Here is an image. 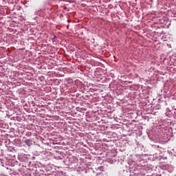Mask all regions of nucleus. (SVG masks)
I'll return each mask as SVG.
<instances>
[{"label": "nucleus", "instance_id": "obj_6", "mask_svg": "<svg viewBox=\"0 0 176 176\" xmlns=\"http://www.w3.org/2000/svg\"><path fill=\"white\" fill-rule=\"evenodd\" d=\"M25 144H26L28 146H31V145H32V140L30 139H27L25 140Z\"/></svg>", "mask_w": 176, "mask_h": 176}, {"label": "nucleus", "instance_id": "obj_1", "mask_svg": "<svg viewBox=\"0 0 176 176\" xmlns=\"http://www.w3.org/2000/svg\"><path fill=\"white\" fill-rule=\"evenodd\" d=\"M18 160L22 163H25V165L28 164V166L31 163V161H30V159H28V157L25 154L19 155L18 156Z\"/></svg>", "mask_w": 176, "mask_h": 176}, {"label": "nucleus", "instance_id": "obj_3", "mask_svg": "<svg viewBox=\"0 0 176 176\" xmlns=\"http://www.w3.org/2000/svg\"><path fill=\"white\" fill-rule=\"evenodd\" d=\"M162 170H166L168 173H173L174 171V166L172 165H164L162 166Z\"/></svg>", "mask_w": 176, "mask_h": 176}, {"label": "nucleus", "instance_id": "obj_10", "mask_svg": "<svg viewBox=\"0 0 176 176\" xmlns=\"http://www.w3.org/2000/svg\"><path fill=\"white\" fill-rule=\"evenodd\" d=\"M167 47H168L169 49H171V44H167Z\"/></svg>", "mask_w": 176, "mask_h": 176}, {"label": "nucleus", "instance_id": "obj_14", "mask_svg": "<svg viewBox=\"0 0 176 176\" xmlns=\"http://www.w3.org/2000/svg\"><path fill=\"white\" fill-rule=\"evenodd\" d=\"M29 135H28V137H30V135H31V133H28Z\"/></svg>", "mask_w": 176, "mask_h": 176}, {"label": "nucleus", "instance_id": "obj_2", "mask_svg": "<svg viewBox=\"0 0 176 176\" xmlns=\"http://www.w3.org/2000/svg\"><path fill=\"white\" fill-rule=\"evenodd\" d=\"M166 105H167V103L166 102V101H162L160 99H159V103L157 104L155 106V109L157 110V109H161V108L162 107H166Z\"/></svg>", "mask_w": 176, "mask_h": 176}, {"label": "nucleus", "instance_id": "obj_12", "mask_svg": "<svg viewBox=\"0 0 176 176\" xmlns=\"http://www.w3.org/2000/svg\"><path fill=\"white\" fill-rule=\"evenodd\" d=\"M175 118H176V109H175Z\"/></svg>", "mask_w": 176, "mask_h": 176}, {"label": "nucleus", "instance_id": "obj_4", "mask_svg": "<svg viewBox=\"0 0 176 176\" xmlns=\"http://www.w3.org/2000/svg\"><path fill=\"white\" fill-rule=\"evenodd\" d=\"M85 174H87L88 176L96 175V172L93 170V168H88L85 170Z\"/></svg>", "mask_w": 176, "mask_h": 176}, {"label": "nucleus", "instance_id": "obj_15", "mask_svg": "<svg viewBox=\"0 0 176 176\" xmlns=\"http://www.w3.org/2000/svg\"><path fill=\"white\" fill-rule=\"evenodd\" d=\"M69 160H72V158H71Z\"/></svg>", "mask_w": 176, "mask_h": 176}, {"label": "nucleus", "instance_id": "obj_5", "mask_svg": "<svg viewBox=\"0 0 176 176\" xmlns=\"http://www.w3.org/2000/svg\"><path fill=\"white\" fill-rule=\"evenodd\" d=\"M123 176H138L135 173H131V171L124 170Z\"/></svg>", "mask_w": 176, "mask_h": 176}, {"label": "nucleus", "instance_id": "obj_9", "mask_svg": "<svg viewBox=\"0 0 176 176\" xmlns=\"http://www.w3.org/2000/svg\"><path fill=\"white\" fill-rule=\"evenodd\" d=\"M56 38H57V36H54L53 38H52V41H54Z\"/></svg>", "mask_w": 176, "mask_h": 176}, {"label": "nucleus", "instance_id": "obj_8", "mask_svg": "<svg viewBox=\"0 0 176 176\" xmlns=\"http://www.w3.org/2000/svg\"><path fill=\"white\" fill-rule=\"evenodd\" d=\"M107 162L108 163H110V164H113V163H115V160L111 158L107 159Z\"/></svg>", "mask_w": 176, "mask_h": 176}, {"label": "nucleus", "instance_id": "obj_13", "mask_svg": "<svg viewBox=\"0 0 176 176\" xmlns=\"http://www.w3.org/2000/svg\"><path fill=\"white\" fill-rule=\"evenodd\" d=\"M113 157H115V156H116V153H115L113 155Z\"/></svg>", "mask_w": 176, "mask_h": 176}, {"label": "nucleus", "instance_id": "obj_11", "mask_svg": "<svg viewBox=\"0 0 176 176\" xmlns=\"http://www.w3.org/2000/svg\"><path fill=\"white\" fill-rule=\"evenodd\" d=\"M161 159H163L164 160V159H167V157L161 156Z\"/></svg>", "mask_w": 176, "mask_h": 176}, {"label": "nucleus", "instance_id": "obj_7", "mask_svg": "<svg viewBox=\"0 0 176 176\" xmlns=\"http://www.w3.org/2000/svg\"><path fill=\"white\" fill-rule=\"evenodd\" d=\"M35 14L36 16H42V14H43V11L42 10V9H40L35 12Z\"/></svg>", "mask_w": 176, "mask_h": 176}]
</instances>
